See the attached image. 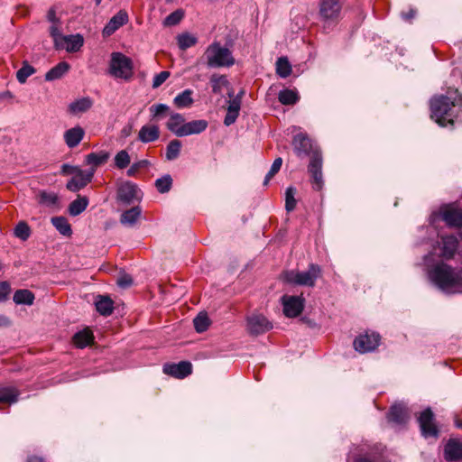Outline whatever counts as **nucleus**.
I'll list each match as a JSON object with an SVG mask.
<instances>
[{
  "label": "nucleus",
  "instance_id": "1",
  "mask_svg": "<svg viewBox=\"0 0 462 462\" xmlns=\"http://www.w3.org/2000/svg\"><path fill=\"white\" fill-rule=\"evenodd\" d=\"M462 110V95L457 88L448 90V95L434 97L430 100V117L440 126L454 124V108Z\"/></svg>",
  "mask_w": 462,
  "mask_h": 462
},
{
  "label": "nucleus",
  "instance_id": "2",
  "mask_svg": "<svg viewBox=\"0 0 462 462\" xmlns=\"http://www.w3.org/2000/svg\"><path fill=\"white\" fill-rule=\"evenodd\" d=\"M428 276L441 291L451 294L462 291V269H456L444 263H437L428 270Z\"/></svg>",
  "mask_w": 462,
  "mask_h": 462
},
{
  "label": "nucleus",
  "instance_id": "3",
  "mask_svg": "<svg viewBox=\"0 0 462 462\" xmlns=\"http://www.w3.org/2000/svg\"><path fill=\"white\" fill-rule=\"evenodd\" d=\"M201 59L208 68H229L236 62L232 51L219 42L209 44Z\"/></svg>",
  "mask_w": 462,
  "mask_h": 462
},
{
  "label": "nucleus",
  "instance_id": "4",
  "mask_svg": "<svg viewBox=\"0 0 462 462\" xmlns=\"http://www.w3.org/2000/svg\"><path fill=\"white\" fill-rule=\"evenodd\" d=\"M458 239L453 235L440 236L436 245L433 246L432 251L425 256V261L428 262L431 257H439L442 260L452 259L458 249Z\"/></svg>",
  "mask_w": 462,
  "mask_h": 462
},
{
  "label": "nucleus",
  "instance_id": "5",
  "mask_svg": "<svg viewBox=\"0 0 462 462\" xmlns=\"http://www.w3.org/2000/svg\"><path fill=\"white\" fill-rule=\"evenodd\" d=\"M109 74L116 79L130 80L134 75L132 60L121 52H113L109 62Z\"/></svg>",
  "mask_w": 462,
  "mask_h": 462
},
{
  "label": "nucleus",
  "instance_id": "6",
  "mask_svg": "<svg viewBox=\"0 0 462 462\" xmlns=\"http://www.w3.org/2000/svg\"><path fill=\"white\" fill-rule=\"evenodd\" d=\"M381 450L378 446L361 443L354 446L347 455L346 462H380Z\"/></svg>",
  "mask_w": 462,
  "mask_h": 462
},
{
  "label": "nucleus",
  "instance_id": "7",
  "mask_svg": "<svg viewBox=\"0 0 462 462\" xmlns=\"http://www.w3.org/2000/svg\"><path fill=\"white\" fill-rule=\"evenodd\" d=\"M320 275L321 268L318 264L310 263L307 271L287 273L286 281L297 285L314 287Z\"/></svg>",
  "mask_w": 462,
  "mask_h": 462
},
{
  "label": "nucleus",
  "instance_id": "8",
  "mask_svg": "<svg viewBox=\"0 0 462 462\" xmlns=\"http://www.w3.org/2000/svg\"><path fill=\"white\" fill-rule=\"evenodd\" d=\"M116 199L124 205H131L142 199V191L135 183L126 180L119 185Z\"/></svg>",
  "mask_w": 462,
  "mask_h": 462
},
{
  "label": "nucleus",
  "instance_id": "9",
  "mask_svg": "<svg viewBox=\"0 0 462 462\" xmlns=\"http://www.w3.org/2000/svg\"><path fill=\"white\" fill-rule=\"evenodd\" d=\"M308 170L311 175L313 189L320 190L323 187V176L322 157L319 151H314L313 154H311Z\"/></svg>",
  "mask_w": 462,
  "mask_h": 462
},
{
  "label": "nucleus",
  "instance_id": "10",
  "mask_svg": "<svg viewBox=\"0 0 462 462\" xmlns=\"http://www.w3.org/2000/svg\"><path fill=\"white\" fill-rule=\"evenodd\" d=\"M281 301L283 313L288 318L298 317L304 309L305 300L301 296L283 295Z\"/></svg>",
  "mask_w": 462,
  "mask_h": 462
},
{
  "label": "nucleus",
  "instance_id": "11",
  "mask_svg": "<svg viewBox=\"0 0 462 462\" xmlns=\"http://www.w3.org/2000/svg\"><path fill=\"white\" fill-rule=\"evenodd\" d=\"M421 435L424 438H438L439 430L434 423V414L430 408L425 409L418 418Z\"/></svg>",
  "mask_w": 462,
  "mask_h": 462
},
{
  "label": "nucleus",
  "instance_id": "12",
  "mask_svg": "<svg viewBox=\"0 0 462 462\" xmlns=\"http://www.w3.org/2000/svg\"><path fill=\"white\" fill-rule=\"evenodd\" d=\"M380 336L377 333H365L354 340V347L359 353L374 351L379 345Z\"/></svg>",
  "mask_w": 462,
  "mask_h": 462
},
{
  "label": "nucleus",
  "instance_id": "13",
  "mask_svg": "<svg viewBox=\"0 0 462 462\" xmlns=\"http://www.w3.org/2000/svg\"><path fill=\"white\" fill-rule=\"evenodd\" d=\"M272 328V323L262 314H253L247 319V329L251 335L263 334Z\"/></svg>",
  "mask_w": 462,
  "mask_h": 462
},
{
  "label": "nucleus",
  "instance_id": "14",
  "mask_svg": "<svg viewBox=\"0 0 462 462\" xmlns=\"http://www.w3.org/2000/svg\"><path fill=\"white\" fill-rule=\"evenodd\" d=\"M342 5L338 0H322L319 5V14L326 20H336L340 14Z\"/></svg>",
  "mask_w": 462,
  "mask_h": 462
},
{
  "label": "nucleus",
  "instance_id": "15",
  "mask_svg": "<svg viewBox=\"0 0 462 462\" xmlns=\"http://www.w3.org/2000/svg\"><path fill=\"white\" fill-rule=\"evenodd\" d=\"M292 145L295 153L299 157H303L309 155L311 152H314L312 141L310 138L302 133L297 134L294 135L292 140Z\"/></svg>",
  "mask_w": 462,
  "mask_h": 462
},
{
  "label": "nucleus",
  "instance_id": "16",
  "mask_svg": "<svg viewBox=\"0 0 462 462\" xmlns=\"http://www.w3.org/2000/svg\"><path fill=\"white\" fill-rule=\"evenodd\" d=\"M93 177L94 170L82 171L68 181L66 188L72 192L79 191L92 181Z\"/></svg>",
  "mask_w": 462,
  "mask_h": 462
},
{
  "label": "nucleus",
  "instance_id": "17",
  "mask_svg": "<svg viewBox=\"0 0 462 462\" xmlns=\"http://www.w3.org/2000/svg\"><path fill=\"white\" fill-rule=\"evenodd\" d=\"M192 372V365L188 361H181L178 364H165L163 373L175 378H185Z\"/></svg>",
  "mask_w": 462,
  "mask_h": 462
},
{
  "label": "nucleus",
  "instance_id": "18",
  "mask_svg": "<svg viewBox=\"0 0 462 462\" xmlns=\"http://www.w3.org/2000/svg\"><path fill=\"white\" fill-rule=\"evenodd\" d=\"M444 457L448 462L462 461V441L449 439L444 448Z\"/></svg>",
  "mask_w": 462,
  "mask_h": 462
},
{
  "label": "nucleus",
  "instance_id": "19",
  "mask_svg": "<svg viewBox=\"0 0 462 462\" xmlns=\"http://www.w3.org/2000/svg\"><path fill=\"white\" fill-rule=\"evenodd\" d=\"M128 22V14L125 11L120 10L106 23L103 29L104 36L112 35L116 30Z\"/></svg>",
  "mask_w": 462,
  "mask_h": 462
},
{
  "label": "nucleus",
  "instance_id": "20",
  "mask_svg": "<svg viewBox=\"0 0 462 462\" xmlns=\"http://www.w3.org/2000/svg\"><path fill=\"white\" fill-rule=\"evenodd\" d=\"M208 126V123L205 119H198L192 120L190 122H186L185 125H183L182 131L180 133V137L192 135V134H199L203 133Z\"/></svg>",
  "mask_w": 462,
  "mask_h": 462
},
{
  "label": "nucleus",
  "instance_id": "21",
  "mask_svg": "<svg viewBox=\"0 0 462 462\" xmlns=\"http://www.w3.org/2000/svg\"><path fill=\"white\" fill-rule=\"evenodd\" d=\"M440 214L442 220L448 226L462 228V210L456 208H445Z\"/></svg>",
  "mask_w": 462,
  "mask_h": 462
},
{
  "label": "nucleus",
  "instance_id": "22",
  "mask_svg": "<svg viewBox=\"0 0 462 462\" xmlns=\"http://www.w3.org/2000/svg\"><path fill=\"white\" fill-rule=\"evenodd\" d=\"M84 44V39L80 34L65 35L61 40L60 49H65L68 52H77Z\"/></svg>",
  "mask_w": 462,
  "mask_h": 462
},
{
  "label": "nucleus",
  "instance_id": "23",
  "mask_svg": "<svg viewBox=\"0 0 462 462\" xmlns=\"http://www.w3.org/2000/svg\"><path fill=\"white\" fill-rule=\"evenodd\" d=\"M160 137V129L155 125H145L141 127L138 133V140L143 143H148L158 140Z\"/></svg>",
  "mask_w": 462,
  "mask_h": 462
},
{
  "label": "nucleus",
  "instance_id": "24",
  "mask_svg": "<svg viewBox=\"0 0 462 462\" xmlns=\"http://www.w3.org/2000/svg\"><path fill=\"white\" fill-rule=\"evenodd\" d=\"M84 135V129L80 126H75L64 133V141L69 148H74L79 144Z\"/></svg>",
  "mask_w": 462,
  "mask_h": 462
},
{
  "label": "nucleus",
  "instance_id": "25",
  "mask_svg": "<svg viewBox=\"0 0 462 462\" xmlns=\"http://www.w3.org/2000/svg\"><path fill=\"white\" fill-rule=\"evenodd\" d=\"M408 419V412L406 407L402 404H394L391 407L388 412V420L397 424L406 422Z\"/></svg>",
  "mask_w": 462,
  "mask_h": 462
},
{
  "label": "nucleus",
  "instance_id": "26",
  "mask_svg": "<svg viewBox=\"0 0 462 462\" xmlns=\"http://www.w3.org/2000/svg\"><path fill=\"white\" fill-rule=\"evenodd\" d=\"M142 214V208L135 206L124 211L120 216V223L125 226H134Z\"/></svg>",
  "mask_w": 462,
  "mask_h": 462
},
{
  "label": "nucleus",
  "instance_id": "27",
  "mask_svg": "<svg viewBox=\"0 0 462 462\" xmlns=\"http://www.w3.org/2000/svg\"><path fill=\"white\" fill-rule=\"evenodd\" d=\"M95 305L97 311L105 317L111 315L114 310V301L106 295H98Z\"/></svg>",
  "mask_w": 462,
  "mask_h": 462
},
{
  "label": "nucleus",
  "instance_id": "28",
  "mask_svg": "<svg viewBox=\"0 0 462 462\" xmlns=\"http://www.w3.org/2000/svg\"><path fill=\"white\" fill-rule=\"evenodd\" d=\"M109 158V153L105 151H100L98 152H91L88 153L85 158L86 164L90 166L89 170H94V172L96 171V169L105 164Z\"/></svg>",
  "mask_w": 462,
  "mask_h": 462
},
{
  "label": "nucleus",
  "instance_id": "29",
  "mask_svg": "<svg viewBox=\"0 0 462 462\" xmlns=\"http://www.w3.org/2000/svg\"><path fill=\"white\" fill-rule=\"evenodd\" d=\"M185 118L181 114L171 113L166 126L169 131H171L176 136L180 137L181 134L180 133L182 131L183 125H185Z\"/></svg>",
  "mask_w": 462,
  "mask_h": 462
},
{
  "label": "nucleus",
  "instance_id": "30",
  "mask_svg": "<svg viewBox=\"0 0 462 462\" xmlns=\"http://www.w3.org/2000/svg\"><path fill=\"white\" fill-rule=\"evenodd\" d=\"M69 69L70 65L67 61H60L45 74V80L53 81L60 79L69 72Z\"/></svg>",
  "mask_w": 462,
  "mask_h": 462
},
{
  "label": "nucleus",
  "instance_id": "31",
  "mask_svg": "<svg viewBox=\"0 0 462 462\" xmlns=\"http://www.w3.org/2000/svg\"><path fill=\"white\" fill-rule=\"evenodd\" d=\"M209 83L214 94L221 95L223 88H229V81L225 75L213 74L210 77Z\"/></svg>",
  "mask_w": 462,
  "mask_h": 462
},
{
  "label": "nucleus",
  "instance_id": "32",
  "mask_svg": "<svg viewBox=\"0 0 462 462\" xmlns=\"http://www.w3.org/2000/svg\"><path fill=\"white\" fill-rule=\"evenodd\" d=\"M34 294L27 289L17 290L13 297L14 301L17 305H28L31 306L34 301Z\"/></svg>",
  "mask_w": 462,
  "mask_h": 462
},
{
  "label": "nucleus",
  "instance_id": "33",
  "mask_svg": "<svg viewBox=\"0 0 462 462\" xmlns=\"http://www.w3.org/2000/svg\"><path fill=\"white\" fill-rule=\"evenodd\" d=\"M93 339V334L89 329H83L73 336V343L79 348H84L90 345Z\"/></svg>",
  "mask_w": 462,
  "mask_h": 462
},
{
  "label": "nucleus",
  "instance_id": "34",
  "mask_svg": "<svg viewBox=\"0 0 462 462\" xmlns=\"http://www.w3.org/2000/svg\"><path fill=\"white\" fill-rule=\"evenodd\" d=\"M92 100L89 97L79 98L69 106V111L73 115L84 113L92 106Z\"/></svg>",
  "mask_w": 462,
  "mask_h": 462
},
{
  "label": "nucleus",
  "instance_id": "35",
  "mask_svg": "<svg viewBox=\"0 0 462 462\" xmlns=\"http://www.w3.org/2000/svg\"><path fill=\"white\" fill-rule=\"evenodd\" d=\"M88 205V199L85 196H79L69 206V213L70 216L76 217L80 215Z\"/></svg>",
  "mask_w": 462,
  "mask_h": 462
},
{
  "label": "nucleus",
  "instance_id": "36",
  "mask_svg": "<svg viewBox=\"0 0 462 462\" xmlns=\"http://www.w3.org/2000/svg\"><path fill=\"white\" fill-rule=\"evenodd\" d=\"M54 227L63 236H70L72 234L71 226L65 217H53L51 219Z\"/></svg>",
  "mask_w": 462,
  "mask_h": 462
},
{
  "label": "nucleus",
  "instance_id": "37",
  "mask_svg": "<svg viewBox=\"0 0 462 462\" xmlns=\"http://www.w3.org/2000/svg\"><path fill=\"white\" fill-rule=\"evenodd\" d=\"M191 96L192 90L185 89L174 97L173 103L178 108L189 107L193 104V98Z\"/></svg>",
  "mask_w": 462,
  "mask_h": 462
},
{
  "label": "nucleus",
  "instance_id": "38",
  "mask_svg": "<svg viewBox=\"0 0 462 462\" xmlns=\"http://www.w3.org/2000/svg\"><path fill=\"white\" fill-rule=\"evenodd\" d=\"M300 99L298 92L292 89H283L278 94V100L282 105H294Z\"/></svg>",
  "mask_w": 462,
  "mask_h": 462
},
{
  "label": "nucleus",
  "instance_id": "39",
  "mask_svg": "<svg viewBox=\"0 0 462 462\" xmlns=\"http://www.w3.org/2000/svg\"><path fill=\"white\" fill-rule=\"evenodd\" d=\"M198 42V39L189 33V32H183L177 36V43L180 50L185 51L192 46H194Z\"/></svg>",
  "mask_w": 462,
  "mask_h": 462
},
{
  "label": "nucleus",
  "instance_id": "40",
  "mask_svg": "<svg viewBox=\"0 0 462 462\" xmlns=\"http://www.w3.org/2000/svg\"><path fill=\"white\" fill-rule=\"evenodd\" d=\"M181 142L178 139L171 140L166 147V159L168 161H173L177 159L180 153Z\"/></svg>",
  "mask_w": 462,
  "mask_h": 462
},
{
  "label": "nucleus",
  "instance_id": "41",
  "mask_svg": "<svg viewBox=\"0 0 462 462\" xmlns=\"http://www.w3.org/2000/svg\"><path fill=\"white\" fill-rule=\"evenodd\" d=\"M18 391L13 387L0 389V403H14L17 401Z\"/></svg>",
  "mask_w": 462,
  "mask_h": 462
},
{
  "label": "nucleus",
  "instance_id": "42",
  "mask_svg": "<svg viewBox=\"0 0 462 462\" xmlns=\"http://www.w3.org/2000/svg\"><path fill=\"white\" fill-rule=\"evenodd\" d=\"M276 73L282 79L291 73V66L286 57H280L276 61Z\"/></svg>",
  "mask_w": 462,
  "mask_h": 462
},
{
  "label": "nucleus",
  "instance_id": "43",
  "mask_svg": "<svg viewBox=\"0 0 462 462\" xmlns=\"http://www.w3.org/2000/svg\"><path fill=\"white\" fill-rule=\"evenodd\" d=\"M35 69L30 65L27 61L23 62V66L16 72V79L19 83L23 84L27 79L35 73Z\"/></svg>",
  "mask_w": 462,
  "mask_h": 462
},
{
  "label": "nucleus",
  "instance_id": "44",
  "mask_svg": "<svg viewBox=\"0 0 462 462\" xmlns=\"http://www.w3.org/2000/svg\"><path fill=\"white\" fill-rule=\"evenodd\" d=\"M39 203L52 208L58 205L59 198L57 194L53 192L41 191L39 193Z\"/></svg>",
  "mask_w": 462,
  "mask_h": 462
},
{
  "label": "nucleus",
  "instance_id": "45",
  "mask_svg": "<svg viewBox=\"0 0 462 462\" xmlns=\"http://www.w3.org/2000/svg\"><path fill=\"white\" fill-rule=\"evenodd\" d=\"M60 23H51V25L49 28V33L53 40L55 48L58 50L60 48L61 40L65 36L61 33Z\"/></svg>",
  "mask_w": 462,
  "mask_h": 462
},
{
  "label": "nucleus",
  "instance_id": "46",
  "mask_svg": "<svg viewBox=\"0 0 462 462\" xmlns=\"http://www.w3.org/2000/svg\"><path fill=\"white\" fill-rule=\"evenodd\" d=\"M194 328L197 332L202 333L206 331L210 324V320L206 313L200 312L194 319Z\"/></svg>",
  "mask_w": 462,
  "mask_h": 462
},
{
  "label": "nucleus",
  "instance_id": "47",
  "mask_svg": "<svg viewBox=\"0 0 462 462\" xmlns=\"http://www.w3.org/2000/svg\"><path fill=\"white\" fill-rule=\"evenodd\" d=\"M172 186V178L170 174H165L155 180V187L160 193L170 191Z\"/></svg>",
  "mask_w": 462,
  "mask_h": 462
},
{
  "label": "nucleus",
  "instance_id": "48",
  "mask_svg": "<svg viewBox=\"0 0 462 462\" xmlns=\"http://www.w3.org/2000/svg\"><path fill=\"white\" fill-rule=\"evenodd\" d=\"M149 110L152 115V119L159 120L162 117H163L167 113H169L170 107L165 104H155L151 106Z\"/></svg>",
  "mask_w": 462,
  "mask_h": 462
},
{
  "label": "nucleus",
  "instance_id": "49",
  "mask_svg": "<svg viewBox=\"0 0 462 462\" xmlns=\"http://www.w3.org/2000/svg\"><path fill=\"white\" fill-rule=\"evenodd\" d=\"M297 193V189L294 187H288L285 191V209L288 212L294 210L296 207V199L295 195Z\"/></svg>",
  "mask_w": 462,
  "mask_h": 462
},
{
  "label": "nucleus",
  "instance_id": "50",
  "mask_svg": "<svg viewBox=\"0 0 462 462\" xmlns=\"http://www.w3.org/2000/svg\"><path fill=\"white\" fill-rule=\"evenodd\" d=\"M130 162V155L125 150L119 151L115 156V165L120 170L125 169Z\"/></svg>",
  "mask_w": 462,
  "mask_h": 462
},
{
  "label": "nucleus",
  "instance_id": "51",
  "mask_svg": "<svg viewBox=\"0 0 462 462\" xmlns=\"http://www.w3.org/2000/svg\"><path fill=\"white\" fill-rule=\"evenodd\" d=\"M30 234L31 231L27 223L21 221L16 225L14 228V235L16 237L20 238L23 241H25L29 238Z\"/></svg>",
  "mask_w": 462,
  "mask_h": 462
},
{
  "label": "nucleus",
  "instance_id": "52",
  "mask_svg": "<svg viewBox=\"0 0 462 462\" xmlns=\"http://www.w3.org/2000/svg\"><path fill=\"white\" fill-rule=\"evenodd\" d=\"M183 16H184L183 11L180 9H178V10L172 12L171 14H170L168 16H166V18L163 21V24L165 26L176 25L181 21Z\"/></svg>",
  "mask_w": 462,
  "mask_h": 462
},
{
  "label": "nucleus",
  "instance_id": "53",
  "mask_svg": "<svg viewBox=\"0 0 462 462\" xmlns=\"http://www.w3.org/2000/svg\"><path fill=\"white\" fill-rule=\"evenodd\" d=\"M282 158H276L269 171L267 172L265 178H264V180H263V185H267L268 182L270 181V180L280 171L281 167H282Z\"/></svg>",
  "mask_w": 462,
  "mask_h": 462
},
{
  "label": "nucleus",
  "instance_id": "54",
  "mask_svg": "<svg viewBox=\"0 0 462 462\" xmlns=\"http://www.w3.org/2000/svg\"><path fill=\"white\" fill-rule=\"evenodd\" d=\"M149 165L150 162L148 160L138 161L130 166V168L126 171V174L129 177H134L141 169L147 168Z\"/></svg>",
  "mask_w": 462,
  "mask_h": 462
},
{
  "label": "nucleus",
  "instance_id": "55",
  "mask_svg": "<svg viewBox=\"0 0 462 462\" xmlns=\"http://www.w3.org/2000/svg\"><path fill=\"white\" fill-rule=\"evenodd\" d=\"M170 75H171V73L166 70L156 74L153 77L152 88H157L160 86H162L169 79Z\"/></svg>",
  "mask_w": 462,
  "mask_h": 462
},
{
  "label": "nucleus",
  "instance_id": "56",
  "mask_svg": "<svg viewBox=\"0 0 462 462\" xmlns=\"http://www.w3.org/2000/svg\"><path fill=\"white\" fill-rule=\"evenodd\" d=\"M11 292V285L8 282H0V302L7 300Z\"/></svg>",
  "mask_w": 462,
  "mask_h": 462
},
{
  "label": "nucleus",
  "instance_id": "57",
  "mask_svg": "<svg viewBox=\"0 0 462 462\" xmlns=\"http://www.w3.org/2000/svg\"><path fill=\"white\" fill-rule=\"evenodd\" d=\"M82 170L78 166L64 163L61 166L60 173L63 175H78Z\"/></svg>",
  "mask_w": 462,
  "mask_h": 462
},
{
  "label": "nucleus",
  "instance_id": "58",
  "mask_svg": "<svg viewBox=\"0 0 462 462\" xmlns=\"http://www.w3.org/2000/svg\"><path fill=\"white\" fill-rule=\"evenodd\" d=\"M116 283L119 287L125 289L132 285L133 279L130 275L125 273L118 277Z\"/></svg>",
  "mask_w": 462,
  "mask_h": 462
},
{
  "label": "nucleus",
  "instance_id": "59",
  "mask_svg": "<svg viewBox=\"0 0 462 462\" xmlns=\"http://www.w3.org/2000/svg\"><path fill=\"white\" fill-rule=\"evenodd\" d=\"M238 115V112L227 109L226 115L224 118V125L226 126L233 125L237 119Z\"/></svg>",
  "mask_w": 462,
  "mask_h": 462
},
{
  "label": "nucleus",
  "instance_id": "60",
  "mask_svg": "<svg viewBox=\"0 0 462 462\" xmlns=\"http://www.w3.org/2000/svg\"><path fill=\"white\" fill-rule=\"evenodd\" d=\"M240 106H241V100H240V97H233V98L228 102L227 109H228V110L236 111V112H238V113H239V111H240Z\"/></svg>",
  "mask_w": 462,
  "mask_h": 462
},
{
  "label": "nucleus",
  "instance_id": "61",
  "mask_svg": "<svg viewBox=\"0 0 462 462\" xmlns=\"http://www.w3.org/2000/svg\"><path fill=\"white\" fill-rule=\"evenodd\" d=\"M46 18L51 23H60V19L57 16L54 7H51L48 10Z\"/></svg>",
  "mask_w": 462,
  "mask_h": 462
},
{
  "label": "nucleus",
  "instance_id": "62",
  "mask_svg": "<svg viewBox=\"0 0 462 462\" xmlns=\"http://www.w3.org/2000/svg\"><path fill=\"white\" fill-rule=\"evenodd\" d=\"M12 326V320L9 317L4 314H0V328H9Z\"/></svg>",
  "mask_w": 462,
  "mask_h": 462
},
{
  "label": "nucleus",
  "instance_id": "63",
  "mask_svg": "<svg viewBox=\"0 0 462 462\" xmlns=\"http://www.w3.org/2000/svg\"><path fill=\"white\" fill-rule=\"evenodd\" d=\"M401 15L403 20L411 21L416 15V11L414 9H410L407 13L402 12Z\"/></svg>",
  "mask_w": 462,
  "mask_h": 462
},
{
  "label": "nucleus",
  "instance_id": "64",
  "mask_svg": "<svg viewBox=\"0 0 462 462\" xmlns=\"http://www.w3.org/2000/svg\"><path fill=\"white\" fill-rule=\"evenodd\" d=\"M27 462H44L42 458L38 457H31L27 459Z\"/></svg>",
  "mask_w": 462,
  "mask_h": 462
}]
</instances>
